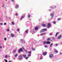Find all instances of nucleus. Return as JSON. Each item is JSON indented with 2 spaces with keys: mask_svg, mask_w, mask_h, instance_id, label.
Segmentation results:
<instances>
[{
  "mask_svg": "<svg viewBox=\"0 0 62 62\" xmlns=\"http://www.w3.org/2000/svg\"><path fill=\"white\" fill-rule=\"evenodd\" d=\"M39 56H40L37 59V60H39L42 59V55L39 54Z\"/></svg>",
  "mask_w": 62,
  "mask_h": 62,
  "instance_id": "obj_1",
  "label": "nucleus"
},
{
  "mask_svg": "<svg viewBox=\"0 0 62 62\" xmlns=\"http://www.w3.org/2000/svg\"><path fill=\"white\" fill-rule=\"evenodd\" d=\"M21 52H23V48H20V49H19L18 50V53H21Z\"/></svg>",
  "mask_w": 62,
  "mask_h": 62,
  "instance_id": "obj_2",
  "label": "nucleus"
},
{
  "mask_svg": "<svg viewBox=\"0 0 62 62\" xmlns=\"http://www.w3.org/2000/svg\"><path fill=\"white\" fill-rule=\"evenodd\" d=\"M47 31V29H43L41 30L40 31V33H42V32H45V31Z\"/></svg>",
  "mask_w": 62,
  "mask_h": 62,
  "instance_id": "obj_3",
  "label": "nucleus"
},
{
  "mask_svg": "<svg viewBox=\"0 0 62 62\" xmlns=\"http://www.w3.org/2000/svg\"><path fill=\"white\" fill-rule=\"evenodd\" d=\"M28 30H27L25 31V32L24 34V37H25L26 35L28 33Z\"/></svg>",
  "mask_w": 62,
  "mask_h": 62,
  "instance_id": "obj_4",
  "label": "nucleus"
},
{
  "mask_svg": "<svg viewBox=\"0 0 62 62\" xmlns=\"http://www.w3.org/2000/svg\"><path fill=\"white\" fill-rule=\"evenodd\" d=\"M6 20L7 21H10L11 20L10 18L9 17H6Z\"/></svg>",
  "mask_w": 62,
  "mask_h": 62,
  "instance_id": "obj_5",
  "label": "nucleus"
},
{
  "mask_svg": "<svg viewBox=\"0 0 62 62\" xmlns=\"http://www.w3.org/2000/svg\"><path fill=\"white\" fill-rule=\"evenodd\" d=\"M51 24L50 23H48L47 24V28H49L50 27H51Z\"/></svg>",
  "mask_w": 62,
  "mask_h": 62,
  "instance_id": "obj_6",
  "label": "nucleus"
},
{
  "mask_svg": "<svg viewBox=\"0 0 62 62\" xmlns=\"http://www.w3.org/2000/svg\"><path fill=\"white\" fill-rule=\"evenodd\" d=\"M50 16H51V19H52L53 18H54V14H53V13L51 14H50Z\"/></svg>",
  "mask_w": 62,
  "mask_h": 62,
  "instance_id": "obj_7",
  "label": "nucleus"
},
{
  "mask_svg": "<svg viewBox=\"0 0 62 62\" xmlns=\"http://www.w3.org/2000/svg\"><path fill=\"white\" fill-rule=\"evenodd\" d=\"M47 54V52H45L43 53V55H46Z\"/></svg>",
  "mask_w": 62,
  "mask_h": 62,
  "instance_id": "obj_8",
  "label": "nucleus"
},
{
  "mask_svg": "<svg viewBox=\"0 0 62 62\" xmlns=\"http://www.w3.org/2000/svg\"><path fill=\"white\" fill-rule=\"evenodd\" d=\"M24 16H21V18L20 19V21H22L23 20V19L24 18Z\"/></svg>",
  "mask_w": 62,
  "mask_h": 62,
  "instance_id": "obj_9",
  "label": "nucleus"
},
{
  "mask_svg": "<svg viewBox=\"0 0 62 62\" xmlns=\"http://www.w3.org/2000/svg\"><path fill=\"white\" fill-rule=\"evenodd\" d=\"M21 41L22 43H23V44H24L25 43V41L23 40V39H21Z\"/></svg>",
  "mask_w": 62,
  "mask_h": 62,
  "instance_id": "obj_10",
  "label": "nucleus"
},
{
  "mask_svg": "<svg viewBox=\"0 0 62 62\" xmlns=\"http://www.w3.org/2000/svg\"><path fill=\"white\" fill-rule=\"evenodd\" d=\"M31 33L32 34H34L35 33V30H31Z\"/></svg>",
  "mask_w": 62,
  "mask_h": 62,
  "instance_id": "obj_11",
  "label": "nucleus"
},
{
  "mask_svg": "<svg viewBox=\"0 0 62 62\" xmlns=\"http://www.w3.org/2000/svg\"><path fill=\"white\" fill-rule=\"evenodd\" d=\"M56 8V6H55L54 7H52V6L50 7V8H52V9H54V8Z\"/></svg>",
  "mask_w": 62,
  "mask_h": 62,
  "instance_id": "obj_12",
  "label": "nucleus"
},
{
  "mask_svg": "<svg viewBox=\"0 0 62 62\" xmlns=\"http://www.w3.org/2000/svg\"><path fill=\"white\" fill-rule=\"evenodd\" d=\"M53 56H54V55H53L52 54H51L49 55V57H50V58H51V57H53Z\"/></svg>",
  "mask_w": 62,
  "mask_h": 62,
  "instance_id": "obj_13",
  "label": "nucleus"
},
{
  "mask_svg": "<svg viewBox=\"0 0 62 62\" xmlns=\"http://www.w3.org/2000/svg\"><path fill=\"white\" fill-rule=\"evenodd\" d=\"M61 37H62L61 35H60L58 37V39H60L61 38Z\"/></svg>",
  "mask_w": 62,
  "mask_h": 62,
  "instance_id": "obj_14",
  "label": "nucleus"
},
{
  "mask_svg": "<svg viewBox=\"0 0 62 62\" xmlns=\"http://www.w3.org/2000/svg\"><path fill=\"white\" fill-rule=\"evenodd\" d=\"M39 28V27L38 26H36L35 27V30H37Z\"/></svg>",
  "mask_w": 62,
  "mask_h": 62,
  "instance_id": "obj_15",
  "label": "nucleus"
},
{
  "mask_svg": "<svg viewBox=\"0 0 62 62\" xmlns=\"http://www.w3.org/2000/svg\"><path fill=\"white\" fill-rule=\"evenodd\" d=\"M46 44H51V42L49 41H47Z\"/></svg>",
  "mask_w": 62,
  "mask_h": 62,
  "instance_id": "obj_16",
  "label": "nucleus"
},
{
  "mask_svg": "<svg viewBox=\"0 0 62 62\" xmlns=\"http://www.w3.org/2000/svg\"><path fill=\"white\" fill-rule=\"evenodd\" d=\"M19 6L18 5H16L15 7L16 8H19Z\"/></svg>",
  "mask_w": 62,
  "mask_h": 62,
  "instance_id": "obj_17",
  "label": "nucleus"
},
{
  "mask_svg": "<svg viewBox=\"0 0 62 62\" xmlns=\"http://www.w3.org/2000/svg\"><path fill=\"white\" fill-rule=\"evenodd\" d=\"M26 55L25 54V55H23V57H24L25 58H26Z\"/></svg>",
  "mask_w": 62,
  "mask_h": 62,
  "instance_id": "obj_18",
  "label": "nucleus"
},
{
  "mask_svg": "<svg viewBox=\"0 0 62 62\" xmlns=\"http://www.w3.org/2000/svg\"><path fill=\"white\" fill-rule=\"evenodd\" d=\"M42 26H43V27H45L46 26V24H42Z\"/></svg>",
  "mask_w": 62,
  "mask_h": 62,
  "instance_id": "obj_19",
  "label": "nucleus"
},
{
  "mask_svg": "<svg viewBox=\"0 0 62 62\" xmlns=\"http://www.w3.org/2000/svg\"><path fill=\"white\" fill-rule=\"evenodd\" d=\"M22 59V55H21L19 57L20 59Z\"/></svg>",
  "mask_w": 62,
  "mask_h": 62,
  "instance_id": "obj_20",
  "label": "nucleus"
},
{
  "mask_svg": "<svg viewBox=\"0 0 62 62\" xmlns=\"http://www.w3.org/2000/svg\"><path fill=\"white\" fill-rule=\"evenodd\" d=\"M54 51L55 53H58V51H57V50L55 49L54 50Z\"/></svg>",
  "mask_w": 62,
  "mask_h": 62,
  "instance_id": "obj_21",
  "label": "nucleus"
},
{
  "mask_svg": "<svg viewBox=\"0 0 62 62\" xmlns=\"http://www.w3.org/2000/svg\"><path fill=\"white\" fill-rule=\"evenodd\" d=\"M58 34H59V32H57L56 33V34L55 36V37H56L57 36V35H58Z\"/></svg>",
  "mask_w": 62,
  "mask_h": 62,
  "instance_id": "obj_22",
  "label": "nucleus"
},
{
  "mask_svg": "<svg viewBox=\"0 0 62 62\" xmlns=\"http://www.w3.org/2000/svg\"><path fill=\"white\" fill-rule=\"evenodd\" d=\"M11 37H14V34L13 33H11Z\"/></svg>",
  "mask_w": 62,
  "mask_h": 62,
  "instance_id": "obj_23",
  "label": "nucleus"
},
{
  "mask_svg": "<svg viewBox=\"0 0 62 62\" xmlns=\"http://www.w3.org/2000/svg\"><path fill=\"white\" fill-rule=\"evenodd\" d=\"M46 33H43L42 34H41L40 36H42V35H45V34H46Z\"/></svg>",
  "mask_w": 62,
  "mask_h": 62,
  "instance_id": "obj_24",
  "label": "nucleus"
},
{
  "mask_svg": "<svg viewBox=\"0 0 62 62\" xmlns=\"http://www.w3.org/2000/svg\"><path fill=\"white\" fill-rule=\"evenodd\" d=\"M24 51L25 53H27L28 52L27 51L26 49H24Z\"/></svg>",
  "mask_w": 62,
  "mask_h": 62,
  "instance_id": "obj_25",
  "label": "nucleus"
},
{
  "mask_svg": "<svg viewBox=\"0 0 62 62\" xmlns=\"http://www.w3.org/2000/svg\"><path fill=\"white\" fill-rule=\"evenodd\" d=\"M43 44H47V41H44L43 42Z\"/></svg>",
  "mask_w": 62,
  "mask_h": 62,
  "instance_id": "obj_26",
  "label": "nucleus"
},
{
  "mask_svg": "<svg viewBox=\"0 0 62 62\" xmlns=\"http://www.w3.org/2000/svg\"><path fill=\"white\" fill-rule=\"evenodd\" d=\"M33 42H34V43H37L38 42H36V40H34L33 41Z\"/></svg>",
  "mask_w": 62,
  "mask_h": 62,
  "instance_id": "obj_27",
  "label": "nucleus"
},
{
  "mask_svg": "<svg viewBox=\"0 0 62 62\" xmlns=\"http://www.w3.org/2000/svg\"><path fill=\"white\" fill-rule=\"evenodd\" d=\"M16 52V51L15 50H13V53H15Z\"/></svg>",
  "mask_w": 62,
  "mask_h": 62,
  "instance_id": "obj_28",
  "label": "nucleus"
},
{
  "mask_svg": "<svg viewBox=\"0 0 62 62\" xmlns=\"http://www.w3.org/2000/svg\"><path fill=\"white\" fill-rule=\"evenodd\" d=\"M18 56V54H17L15 55V57H17Z\"/></svg>",
  "mask_w": 62,
  "mask_h": 62,
  "instance_id": "obj_29",
  "label": "nucleus"
},
{
  "mask_svg": "<svg viewBox=\"0 0 62 62\" xmlns=\"http://www.w3.org/2000/svg\"><path fill=\"white\" fill-rule=\"evenodd\" d=\"M50 40V38H49L47 39V41H49V40Z\"/></svg>",
  "mask_w": 62,
  "mask_h": 62,
  "instance_id": "obj_30",
  "label": "nucleus"
},
{
  "mask_svg": "<svg viewBox=\"0 0 62 62\" xmlns=\"http://www.w3.org/2000/svg\"><path fill=\"white\" fill-rule=\"evenodd\" d=\"M53 45V43H51V44L50 46V47H52V45Z\"/></svg>",
  "mask_w": 62,
  "mask_h": 62,
  "instance_id": "obj_31",
  "label": "nucleus"
},
{
  "mask_svg": "<svg viewBox=\"0 0 62 62\" xmlns=\"http://www.w3.org/2000/svg\"><path fill=\"white\" fill-rule=\"evenodd\" d=\"M53 23L54 24H55L56 23V22L55 21H53Z\"/></svg>",
  "mask_w": 62,
  "mask_h": 62,
  "instance_id": "obj_32",
  "label": "nucleus"
},
{
  "mask_svg": "<svg viewBox=\"0 0 62 62\" xmlns=\"http://www.w3.org/2000/svg\"><path fill=\"white\" fill-rule=\"evenodd\" d=\"M12 24L13 25H14L15 24L14 23V22H13V21L12 22Z\"/></svg>",
  "mask_w": 62,
  "mask_h": 62,
  "instance_id": "obj_33",
  "label": "nucleus"
},
{
  "mask_svg": "<svg viewBox=\"0 0 62 62\" xmlns=\"http://www.w3.org/2000/svg\"><path fill=\"white\" fill-rule=\"evenodd\" d=\"M58 21H60V20H61V18H58L57 19Z\"/></svg>",
  "mask_w": 62,
  "mask_h": 62,
  "instance_id": "obj_34",
  "label": "nucleus"
},
{
  "mask_svg": "<svg viewBox=\"0 0 62 62\" xmlns=\"http://www.w3.org/2000/svg\"><path fill=\"white\" fill-rule=\"evenodd\" d=\"M31 52H32L31 51H30V52H28V53H29V54H31Z\"/></svg>",
  "mask_w": 62,
  "mask_h": 62,
  "instance_id": "obj_35",
  "label": "nucleus"
},
{
  "mask_svg": "<svg viewBox=\"0 0 62 62\" xmlns=\"http://www.w3.org/2000/svg\"><path fill=\"white\" fill-rule=\"evenodd\" d=\"M7 31H8V32H9V29H7Z\"/></svg>",
  "mask_w": 62,
  "mask_h": 62,
  "instance_id": "obj_36",
  "label": "nucleus"
},
{
  "mask_svg": "<svg viewBox=\"0 0 62 62\" xmlns=\"http://www.w3.org/2000/svg\"><path fill=\"white\" fill-rule=\"evenodd\" d=\"M32 51H34L35 50V49L33 48H32Z\"/></svg>",
  "mask_w": 62,
  "mask_h": 62,
  "instance_id": "obj_37",
  "label": "nucleus"
},
{
  "mask_svg": "<svg viewBox=\"0 0 62 62\" xmlns=\"http://www.w3.org/2000/svg\"><path fill=\"white\" fill-rule=\"evenodd\" d=\"M28 18H30L31 17V15H28Z\"/></svg>",
  "mask_w": 62,
  "mask_h": 62,
  "instance_id": "obj_38",
  "label": "nucleus"
},
{
  "mask_svg": "<svg viewBox=\"0 0 62 62\" xmlns=\"http://www.w3.org/2000/svg\"><path fill=\"white\" fill-rule=\"evenodd\" d=\"M4 40H7V38H4Z\"/></svg>",
  "mask_w": 62,
  "mask_h": 62,
  "instance_id": "obj_39",
  "label": "nucleus"
},
{
  "mask_svg": "<svg viewBox=\"0 0 62 62\" xmlns=\"http://www.w3.org/2000/svg\"><path fill=\"white\" fill-rule=\"evenodd\" d=\"M25 58L26 59V60H27V59H28V57H26Z\"/></svg>",
  "mask_w": 62,
  "mask_h": 62,
  "instance_id": "obj_40",
  "label": "nucleus"
},
{
  "mask_svg": "<svg viewBox=\"0 0 62 62\" xmlns=\"http://www.w3.org/2000/svg\"><path fill=\"white\" fill-rule=\"evenodd\" d=\"M5 57L6 58H7V57H8V55H5Z\"/></svg>",
  "mask_w": 62,
  "mask_h": 62,
  "instance_id": "obj_41",
  "label": "nucleus"
},
{
  "mask_svg": "<svg viewBox=\"0 0 62 62\" xmlns=\"http://www.w3.org/2000/svg\"><path fill=\"white\" fill-rule=\"evenodd\" d=\"M45 48H47V46L46 45H45Z\"/></svg>",
  "mask_w": 62,
  "mask_h": 62,
  "instance_id": "obj_42",
  "label": "nucleus"
},
{
  "mask_svg": "<svg viewBox=\"0 0 62 62\" xmlns=\"http://www.w3.org/2000/svg\"><path fill=\"white\" fill-rule=\"evenodd\" d=\"M4 61L6 62H8V61L7 60L5 59L4 60Z\"/></svg>",
  "mask_w": 62,
  "mask_h": 62,
  "instance_id": "obj_43",
  "label": "nucleus"
},
{
  "mask_svg": "<svg viewBox=\"0 0 62 62\" xmlns=\"http://www.w3.org/2000/svg\"><path fill=\"white\" fill-rule=\"evenodd\" d=\"M50 34H49V35L50 36H52V35H53V34L52 33H49Z\"/></svg>",
  "mask_w": 62,
  "mask_h": 62,
  "instance_id": "obj_44",
  "label": "nucleus"
},
{
  "mask_svg": "<svg viewBox=\"0 0 62 62\" xmlns=\"http://www.w3.org/2000/svg\"><path fill=\"white\" fill-rule=\"evenodd\" d=\"M22 49L23 50H25V49L24 48V47H22Z\"/></svg>",
  "mask_w": 62,
  "mask_h": 62,
  "instance_id": "obj_45",
  "label": "nucleus"
},
{
  "mask_svg": "<svg viewBox=\"0 0 62 62\" xmlns=\"http://www.w3.org/2000/svg\"><path fill=\"white\" fill-rule=\"evenodd\" d=\"M28 56H30V55H31V54H28Z\"/></svg>",
  "mask_w": 62,
  "mask_h": 62,
  "instance_id": "obj_46",
  "label": "nucleus"
},
{
  "mask_svg": "<svg viewBox=\"0 0 62 62\" xmlns=\"http://www.w3.org/2000/svg\"><path fill=\"white\" fill-rule=\"evenodd\" d=\"M0 25H3V23H0Z\"/></svg>",
  "mask_w": 62,
  "mask_h": 62,
  "instance_id": "obj_47",
  "label": "nucleus"
},
{
  "mask_svg": "<svg viewBox=\"0 0 62 62\" xmlns=\"http://www.w3.org/2000/svg\"><path fill=\"white\" fill-rule=\"evenodd\" d=\"M6 24H7V23H4V25H6Z\"/></svg>",
  "mask_w": 62,
  "mask_h": 62,
  "instance_id": "obj_48",
  "label": "nucleus"
},
{
  "mask_svg": "<svg viewBox=\"0 0 62 62\" xmlns=\"http://www.w3.org/2000/svg\"><path fill=\"white\" fill-rule=\"evenodd\" d=\"M55 46H58V44H56Z\"/></svg>",
  "mask_w": 62,
  "mask_h": 62,
  "instance_id": "obj_49",
  "label": "nucleus"
},
{
  "mask_svg": "<svg viewBox=\"0 0 62 62\" xmlns=\"http://www.w3.org/2000/svg\"><path fill=\"white\" fill-rule=\"evenodd\" d=\"M17 31H20V29H17Z\"/></svg>",
  "mask_w": 62,
  "mask_h": 62,
  "instance_id": "obj_50",
  "label": "nucleus"
},
{
  "mask_svg": "<svg viewBox=\"0 0 62 62\" xmlns=\"http://www.w3.org/2000/svg\"><path fill=\"white\" fill-rule=\"evenodd\" d=\"M52 39H53V40H54V38H52Z\"/></svg>",
  "mask_w": 62,
  "mask_h": 62,
  "instance_id": "obj_51",
  "label": "nucleus"
},
{
  "mask_svg": "<svg viewBox=\"0 0 62 62\" xmlns=\"http://www.w3.org/2000/svg\"><path fill=\"white\" fill-rule=\"evenodd\" d=\"M2 48V46H0V49H1Z\"/></svg>",
  "mask_w": 62,
  "mask_h": 62,
  "instance_id": "obj_52",
  "label": "nucleus"
},
{
  "mask_svg": "<svg viewBox=\"0 0 62 62\" xmlns=\"http://www.w3.org/2000/svg\"><path fill=\"white\" fill-rule=\"evenodd\" d=\"M2 20V19H1V18H0V21H1Z\"/></svg>",
  "mask_w": 62,
  "mask_h": 62,
  "instance_id": "obj_53",
  "label": "nucleus"
},
{
  "mask_svg": "<svg viewBox=\"0 0 62 62\" xmlns=\"http://www.w3.org/2000/svg\"><path fill=\"white\" fill-rule=\"evenodd\" d=\"M15 15H16V16H17V13H16V14H15Z\"/></svg>",
  "mask_w": 62,
  "mask_h": 62,
  "instance_id": "obj_54",
  "label": "nucleus"
},
{
  "mask_svg": "<svg viewBox=\"0 0 62 62\" xmlns=\"http://www.w3.org/2000/svg\"><path fill=\"white\" fill-rule=\"evenodd\" d=\"M50 40L51 41H52V42H53V40Z\"/></svg>",
  "mask_w": 62,
  "mask_h": 62,
  "instance_id": "obj_55",
  "label": "nucleus"
},
{
  "mask_svg": "<svg viewBox=\"0 0 62 62\" xmlns=\"http://www.w3.org/2000/svg\"><path fill=\"white\" fill-rule=\"evenodd\" d=\"M14 0H12V2H14Z\"/></svg>",
  "mask_w": 62,
  "mask_h": 62,
  "instance_id": "obj_56",
  "label": "nucleus"
},
{
  "mask_svg": "<svg viewBox=\"0 0 62 62\" xmlns=\"http://www.w3.org/2000/svg\"><path fill=\"white\" fill-rule=\"evenodd\" d=\"M4 5H3V6H2V7H4Z\"/></svg>",
  "mask_w": 62,
  "mask_h": 62,
  "instance_id": "obj_57",
  "label": "nucleus"
},
{
  "mask_svg": "<svg viewBox=\"0 0 62 62\" xmlns=\"http://www.w3.org/2000/svg\"><path fill=\"white\" fill-rule=\"evenodd\" d=\"M49 11H51V9H49Z\"/></svg>",
  "mask_w": 62,
  "mask_h": 62,
  "instance_id": "obj_58",
  "label": "nucleus"
},
{
  "mask_svg": "<svg viewBox=\"0 0 62 62\" xmlns=\"http://www.w3.org/2000/svg\"><path fill=\"white\" fill-rule=\"evenodd\" d=\"M61 44H62V42L61 43Z\"/></svg>",
  "mask_w": 62,
  "mask_h": 62,
  "instance_id": "obj_59",
  "label": "nucleus"
},
{
  "mask_svg": "<svg viewBox=\"0 0 62 62\" xmlns=\"http://www.w3.org/2000/svg\"><path fill=\"white\" fill-rule=\"evenodd\" d=\"M60 54H62V53H60Z\"/></svg>",
  "mask_w": 62,
  "mask_h": 62,
  "instance_id": "obj_60",
  "label": "nucleus"
},
{
  "mask_svg": "<svg viewBox=\"0 0 62 62\" xmlns=\"http://www.w3.org/2000/svg\"><path fill=\"white\" fill-rule=\"evenodd\" d=\"M28 58H29V56H28Z\"/></svg>",
  "mask_w": 62,
  "mask_h": 62,
  "instance_id": "obj_61",
  "label": "nucleus"
},
{
  "mask_svg": "<svg viewBox=\"0 0 62 62\" xmlns=\"http://www.w3.org/2000/svg\"><path fill=\"white\" fill-rule=\"evenodd\" d=\"M28 62H31V61H29Z\"/></svg>",
  "mask_w": 62,
  "mask_h": 62,
  "instance_id": "obj_62",
  "label": "nucleus"
},
{
  "mask_svg": "<svg viewBox=\"0 0 62 62\" xmlns=\"http://www.w3.org/2000/svg\"><path fill=\"white\" fill-rule=\"evenodd\" d=\"M9 62H11V61H10Z\"/></svg>",
  "mask_w": 62,
  "mask_h": 62,
  "instance_id": "obj_63",
  "label": "nucleus"
},
{
  "mask_svg": "<svg viewBox=\"0 0 62 62\" xmlns=\"http://www.w3.org/2000/svg\"><path fill=\"white\" fill-rule=\"evenodd\" d=\"M61 14L62 15V13H61Z\"/></svg>",
  "mask_w": 62,
  "mask_h": 62,
  "instance_id": "obj_64",
  "label": "nucleus"
}]
</instances>
